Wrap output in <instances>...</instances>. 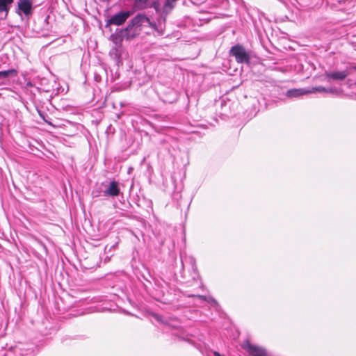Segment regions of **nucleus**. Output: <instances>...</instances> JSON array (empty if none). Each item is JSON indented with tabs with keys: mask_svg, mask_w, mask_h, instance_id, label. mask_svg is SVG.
<instances>
[{
	"mask_svg": "<svg viewBox=\"0 0 356 356\" xmlns=\"http://www.w3.org/2000/svg\"><path fill=\"white\" fill-rule=\"evenodd\" d=\"M229 54L235 58L238 63H249L250 61L249 53L241 44H238L233 46L229 51Z\"/></svg>",
	"mask_w": 356,
	"mask_h": 356,
	"instance_id": "1",
	"label": "nucleus"
},
{
	"mask_svg": "<svg viewBox=\"0 0 356 356\" xmlns=\"http://www.w3.org/2000/svg\"><path fill=\"white\" fill-rule=\"evenodd\" d=\"M132 14L133 12L130 10L118 13L108 19L107 24L118 26L122 25Z\"/></svg>",
	"mask_w": 356,
	"mask_h": 356,
	"instance_id": "2",
	"label": "nucleus"
},
{
	"mask_svg": "<svg viewBox=\"0 0 356 356\" xmlns=\"http://www.w3.org/2000/svg\"><path fill=\"white\" fill-rule=\"evenodd\" d=\"M17 11L19 15L23 13L26 16H29L33 11V2L31 0H19L17 2Z\"/></svg>",
	"mask_w": 356,
	"mask_h": 356,
	"instance_id": "3",
	"label": "nucleus"
},
{
	"mask_svg": "<svg viewBox=\"0 0 356 356\" xmlns=\"http://www.w3.org/2000/svg\"><path fill=\"white\" fill-rule=\"evenodd\" d=\"M243 348L252 356H266V351L264 348L251 344L248 341L243 343Z\"/></svg>",
	"mask_w": 356,
	"mask_h": 356,
	"instance_id": "4",
	"label": "nucleus"
},
{
	"mask_svg": "<svg viewBox=\"0 0 356 356\" xmlns=\"http://www.w3.org/2000/svg\"><path fill=\"white\" fill-rule=\"evenodd\" d=\"M104 196L116 197L120 193L119 182L117 181H111L108 186L103 191Z\"/></svg>",
	"mask_w": 356,
	"mask_h": 356,
	"instance_id": "5",
	"label": "nucleus"
},
{
	"mask_svg": "<svg viewBox=\"0 0 356 356\" xmlns=\"http://www.w3.org/2000/svg\"><path fill=\"white\" fill-rule=\"evenodd\" d=\"M122 31H124L125 38L128 40H132L136 35L140 33V28L135 27L134 26H131V23H129L126 29H122Z\"/></svg>",
	"mask_w": 356,
	"mask_h": 356,
	"instance_id": "6",
	"label": "nucleus"
},
{
	"mask_svg": "<svg viewBox=\"0 0 356 356\" xmlns=\"http://www.w3.org/2000/svg\"><path fill=\"white\" fill-rule=\"evenodd\" d=\"M325 74L327 78L332 79L333 80L343 81L349 74V72H348V69H347L343 71L328 72H326Z\"/></svg>",
	"mask_w": 356,
	"mask_h": 356,
	"instance_id": "7",
	"label": "nucleus"
},
{
	"mask_svg": "<svg viewBox=\"0 0 356 356\" xmlns=\"http://www.w3.org/2000/svg\"><path fill=\"white\" fill-rule=\"evenodd\" d=\"M131 24V26H134L135 27L140 28L145 23H150L149 19L147 17H146L143 14H138L136 17H134L131 21L129 22Z\"/></svg>",
	"mask_w": 356,
	"mask_h": 356,
	"instance_id": "8",
	"label": "nucleus"
},
{
	"mask_svg": "<svg viewBox=\"0 0 356 356\" xmlns=\"http://www.w3.org/2000/svg\"><path fill=\"white\" fill-rule=\"evenodd\" d=\"M124 31L122 30L117 31L115 33L110 36L111 40L114 44V46L122 47V42L125 36L124 35Z\"/></svg>",
	"mask_w": 356,
	"mask_h": 356,
	"instance_id": "9",
	"label": "nucleus"
},
{
	"mask_svg": "<svg viewBox=\"0 0 356 356\" xmlns=\"http://www.w3.org/2000/svg\"><path fill=\"white\" fill-rule=\"evenodd\" d=\"M122 52V47L113 46L109 51V55L113 59L119 63H121Z\"/></svg>",
	"mask_w": 356,
	"mask_h": 356,
	"instance_id": "10",
	"label": "nucleus"
},
{
	"mask_svg": "<svg viewBox=\"0 0 356 356\" xmlns=\"http://www.w3.org/2000/svg\"><path fill=\"white\" fill-rule=\"evenodd\" d=\"M13 1L14 0H0V13L4 14V18L8 16Z\"/></svg>",
	"mask_w": 356,
	"mask_h": 356,
	"instance_id": "11",
	"label": "nucleus"
},
{
	"mask_svg": "<svg viewBox=\"0 0 356 356\" xmlns=\"http://www.w3.org/2000/svg\"><path fill=\"white\" fill-rule=\"evenodd\" d=\"M165 17H161L158 19L159 24L149 23L150 26L154 28L158 33L159 35H162L165 30Z\"/></svg>",
	"mask_w": 356,
	"mask_h": 356,
	"instance_id": "12",
	"label": "nucleus"
},
{
	"mask_svg": "<svg viewBox=\"0 0 356 356\" xmlns=\"http://www.w3.org/2000/svg\"><path fill=\"white\" fill-rule=\"evenodd\" d=\"M308 90L304 88L291 89L286 92V96L288 97H298L308 94Z\"/></svg>",
	"mask_w": 356,
	"mask_h": 356,
	"instance_id": "13",
	"label": "nucleus"
},
{
	"mask_svg": "<svg viewBox=\"0 0 356 356\" xmlns=\"http://www.w3.org/2000/svg\"><path fill=\"white\" fill-rule=\"evenodd\" d=\"M177 1V0H165L162 8L163 12L165 14L169 13L175 7Z\"/></svg>",
	"mask_w": 356,
	"mask_h": 356,
	"instance_id": "14",
	"label": "nucleus"
},
{
	"mask_svg": "<svg viewBox=\"0 0 356 356\" xmlns=\"http://www.w3.org/2000/svg\"><path fill=\"white\" fill-rule=\"evenodd\" d=\"M17 75V72L15 69H10L5 71H0V80L5 79L10 76L13 77Z\"/></svg>",
	"mask_w": 356,
	"mask_h": 356,
	"instance_id": "15",
	"label": "nucleus"
},
{
	"mask_svg": "<svg viewBox=\"0 0 356 356\" xmlns=\"http://www.w3.org/2000/svg\"><path fill=\"white\" fill-rule=\"evenodd\" d=\"M304 6L313 8L322 3V0H301Z\"/></svg>",
	"mask_w": 356,
	"mask_h": 356,
	"instance_id": "16",
	"label": "nucleus"
},
{
	"mask_svg": "<svg viewBox=\"0 0 356 356\" xmlns=\"http://www.w3.org/2000/svg\"><path fill=\"white\" fill-rule=\"evenodd\" d=\"M327 88L323 86L313 87L311 89L308 90V93H315L317 92H325Z\"/></svg>",
	"mask_w": 356,
	"mask_h": 356,
	"instance_id": "17",
	"label": "nucleus"
},
{
	"mask_svg": "<svg viewBox=\"0 0 356 356\" xmlns=\"http://www.w3.org/2000/svg\"><path fill=\"white\" fill-rule=\"evenodd\" d=\"M197 297L201 300H207L208 302L216 304V301L214 299H213L212 298H209V299L207 300V298L204 296L197 295Z\"/></svg>",
	"mask_w": 356,
	"mask_h": 356,
	"instance_id": "18",
	"label": "nucleus"
},
{
	"mask_svg": "<svg viewBox=\"0 0 356 356\" xmlns=\"http://www.w3.org/2000/svg\"><path fill=\"white\" fill-rule=\"evenodd\" d=\"M136 3L140 6H145L148 0H135Z\"/></svg>",
	"mask_w": 356,
	"mask_h": 356,
	"instance_id": "19",
	"label": "nucleus"
},
{
	"mask_svg": "<svg viewBox=\"0 0 356 356\" xmlns=\"http://www.w3.org/2000/svg\"><path fill=\"white\" fill-rule=\"evenodd\" d=\"M336 92V89L334 88H327V90L325 91V92H329V93H334Z\"/></svg>",
	"mask_w": 356,
	"mask_h": 356,
	"instance_id": "20",
	"label": "nucleus"
},
{
	"mask_svg": "<svg viewBox=\"0 0 356 356\" xmlns=\"http://www.w3.org/2000/svg\"><path fill=\"white\" fill-rule=\"evenodd\" d=\"M157 321H161L160 317L158 315L154 316Z\"/></svg>",
	"mask_w": 356,
	"mask_h": 356,
	"instance_id": "21",
	"label": "nucleus"
},
{
	"mask_svg": "<svg viewBox=\"0 0 356 356\" xmlns=\"http://www.w3.org/2000/svg\"><path fill=\"white\" fill-rule=\"evenodd\" d=\"M349 69L356 70V65L352 66Z\"/></svg>",
	"mask_w": 356,
	"mask_h": 356,
	"instance_id": "22",
	"label": "nucleus"
}]
</instances>
